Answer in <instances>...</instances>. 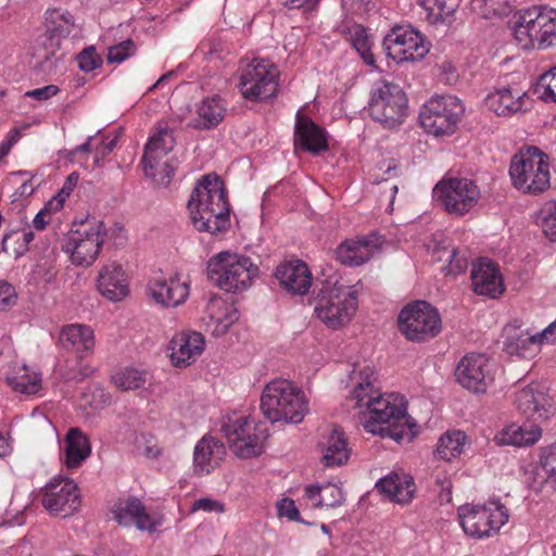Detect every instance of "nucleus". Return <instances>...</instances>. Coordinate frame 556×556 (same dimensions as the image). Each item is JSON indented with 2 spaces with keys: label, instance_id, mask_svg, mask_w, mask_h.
Wrapping results in <instances>:
<instances>
[{
  "label": "nucleus",
  "instance_id": "obj_47",
  "mask_svg": "<svg viewBox=\"0 0 556 556\" xmlns=\"http://www.w3.org/2000/svg\"><path fill=\"white\" fill-rule=\"evenodd\" d=\"M83 403L93 409H102L111 403V394L100 384H90L81 394Z\"/></svg>",
  "mask_w": 556,
  "mask_h": 556
},
{
  "label": "nucleus",
  "instance_id": "obj_61",
  "mask_svg": "<svg viewBox=\"0 0 556 556\" xmlns=\"http://www.w3.org/2000/svg\"><path fill=\"white\" fill-rule=\"evenodd\" d=\"M239 319V313L237 309H231L229 313L225 315L223 320H219L218 327L222 331H226L231 324Z\"/></svg>",
  "mask_w": 556,
  "mask_h": 556
},
{
  "label": "nucleus",
  "instance_id": "obj_19",
  "mask_svg": "<svg viewBox=\"0 0 556 556\" xmlns=\"http://www.w3.org/2000/svg\"><path fill=\"white\" fill-rule=\"evenodd\" d=\"M515 405L520 414L534 421L546 420L555 414L554 401L542 383H530L520 389L516 393Z\"/></svg>",
  "mask_w": 556,
  "mask_h": 556
},
{
  "label": "nucleus",
  "instance_id": "obj_9",
  "mask_svg": "<svg viewBox=\"0 0 556 556\" xmlns=\"http://www.w3.org/2000/svg\"><path fill=\"white\" fill-rule=\"evenodd\" d=\"M399 329L409 341L424 342L441 331V317L435 307L426 301L407 304L399 314Z\"/></svg>",
  "mask_w": 556,
  "mask_h": 556
},
{
  "label": "nucleus",
  "instance_id": "obj_56",
  "mask_svg": "<svg viewBox=\"0 0 556 556\" xmlns=\"http://www.w3.org/2000/svg\"><path fill=\"white\" fill-rule=\"evenodd\" d=\"M59 91L60 89L58 86L47 85L40 88L26 91L25 97L33 98L38 101H46L58 94Z\"/></svg>",
  "mask_w": 556,
  "mask_h": 556
},
{
  "label": "nucleus",
  "instance_id": "obj_42",
  "mask_svg": "<svg viewBox=\"0 0 556 556\" xmlns=\"http://www.w3.org/2000/svg\"><path fill=\"white\" fill-rule=\"evenodd\" d=\"M8 383L16 392L35 394L39 389L40 378L36 372H29L26 367H23L8 377Z\"/></svg>",
  "mask_w": 556,
  "mask_h": 556
},
{
  "label": "nucleus",
  "instance_id": "obj_35",
  "mask_svg": "<svg viewBox=\"0 0 556 556\" xmlns=\"http://www.w3.org/2000/svg\"><path fill=\"white\" fill-rule=\"evenodd\" d=\"M542 435V431L536 425H510L495 434L494 442L498 446H528L533 445Z\"/></svg>",
  "mask_w": 556,
  "mask_h": 556
},
{
  "label": "nucleus",
  "instance_id": "obj_13",
  "mask_svg": "<svg viewBox=\"0 0 556 556\" xmlns=\"http://www.w3.org/2000/svg\"><path fill=\"white\" fill-rule=\"evenodd\" d=\"M356 307L355 292L345 287L334 286L321 291L315 313L327 327L338 329L350 323Z\"/></svg>",
  "mask_w": 556,
  "mask_h": 556
},
{
  "label": "nucleus",
  "instance_id": "obj_29",
  "mask_svg": "<svg viewBox=\"0 0 556 556\" xmlns=\"http://www.w3.org/2000/svg\"><path fill=\"white\" fill-rule=\"evenodd\" d=\"M281 287L293 295H304L312 286V274L302 261H292L279 265L275 273Z\"/></svg>",
  "mask_w": 556,
  "mask_h": 556
},
{
  "label": "nucleus",
  "instance_id": "obj_63",
  "mask_svg": "<svg viewBox=\"0 0 556 556\" xmlns=\"http://www.w3.org/2000/svg\"><path fill=\"white\" fill-rule=\"evenodd\" d=\"M91 140H92V137H88L87 141L84 142L83 144L80 146H77L73 151H72V154H76V153H87L90 151V148H91Z\"/></svg>",
  "mask_w": 556,
  "mask_h": 556
},
{
  "label": "nucleus",
  "instance_id": "obj_33",
  "mask_svg": "<svg viewBox=\"0 0 556 556\" xmlns=\"http://www.w3.org/2000/svg\"><path fill=\"white\" fill-rule=\"evenodd\" d=\"M226 104L219 96L207 97L198 105L195 116L188 123L194 129H212L225 117Z\"/></svg>",
  "mask_w": 556,
  "mask_h": 556
},
{
  "label": "nucleus",
  "instance_id": "obj_51",
  "mask_svg": "<svg viewBox=\"0 0 556 556\" xmlns=\"http://www.w3.org/2000/svg\"><path fill=\"white\" fill-rule=\"evenodd\" d=\"M136 46L131 39L112 46L108 51V62L121 63L135 53Z\"/></svg>",
  "mask_w": 556,
  "mask_h": 556
},
{
  "label": "nucleus",
  "instance_id": "obj_14",
  "mask_svg": "<svg viewBox=\"0 0 556 556\" xmlns=\"http://www.w3.org/2000/svg\"><path fill=\"white\" fill-rule=\"evenodd\" d=\"M382 45L387 56L396 63L420 61L430 50L424 35L410 25H394Z\"/></svg>",
  "mask_w": 556,
  "mask_h": 556
},
{
  "label": "nucleus",
  "instance_id": "obj_23",
  "mask_svg": "<svg viewBox=\"0 0 556 556\" xmlns=\"http://www.w3.org/2000/svg\"><path fill=\"white\" fill-rule=\"evenodd\" d=\"M484 103L498 116H511L528 110L529 97L518 87L503 86L490 92Z\"/></svg>",
  "mask_w": 556,
  "mask_h": 556
},
{
  "label": "nucleus",
  "instance_id": "obj_39",
  "mask_svg": "<svg viewBox=\"0 0 556 556\" xmlns=\"http://www.w3.org/2000/svg\"><path fill=\"white\" fill-rule=\"evenodd\" d=\"M175 146L173 131L165 125H159L156 132L153 134L144 148L142 157L156 160V157L168 156V153Z\"/></svg>",
  "mask_w": 556,
  "mask_h": 556
},
{
  "label": "nucleus",
  "instance_id": "obj_55",
  "mask_svg": "<svg viewBox=\"0 0 556 556\" xmlns=\"http://www.w3.org/2000/svg\"><path fill=\"white\" fill-rule=\"evenodd\" d=\"M434 490L439 492L441 503H450L452 501V481L444 476H437L434 480Z\"/></svg>",
  "mask_w": 556,
  "mask_h": 556
},
{
  "label": "nucleus",
  "instance_id": "obj_45",
  "mask_svg": "<svg viewBox=\"0 0 556 556\" xmlns=\"http://www.w3.org/2000/svg\"><path fill=\"white\" fill-rule=\"evenodd\" d=\"M350 40L352 42L353 48L357 51L363 61L367 65H374L375 56L371 52V41L366 30L362 26L355 25L351 30Z\"/></svg>",
  "mask_w": 556,
  "mask_h": 556
},
{
  "label": "nucleus",
  "instance_id": "obj_4",
  "mask_svg": "<svg viewBox=\"0 0 556 556\" xmlns=\"http://www.w3.org/2000/svg\"><path fill=\"white\" fill-rule=\"evenodd\" d=\"M514 37L522 49H546L556 41V10L531 7L515 14Z\"/></svg>",
  "mask_w": 556,
  "mask_h": 556
},
{
  "label": "nucleus",
  "instance_id": "obj_64",
  "mask_svg": "<svg viewBox=\"0 0 556 556\" xmlns=\"http://www.w3.org/2000/svg\"><path fill=\"white\" fill-rule=\"evenodd\" d=\"M90 374V370L88 368H80L77 374H74L73 376L67 377L68 380H75V381H81L86 377H88Z\"/></svg>",
  "mask_w": 556,
  "mask_h": 556
},
{
  "label": "nucleus",
  "instance_id": "obj_10",
  "mask_svg": "<svg viewBox=\"0 0 556 556\" xmlns=\"http://www.w3.org/2000/svg\"><path fill=\"white\" fill-rule=\"evenodd\" d=\"M465 108L455 96H437L422 106L419 121L422 128L435 137L455 131Z\"/></svg>",
  "mask_w": 556,
  "mask_h": 556
},
{
  "label": "nucleus",
  "instance_id": "obj_17",
  "mask_svg": "<svg viewBox=\"0 0 556 556\" xmlns=\"http://www.w3.org/2000/svg\"><path fill=\"white\" fill-rule=\"evenodd\" d=\"M41 503L52 515L73 514L80 505L77 484L68 478H52L41 490Z\"/></svg>",
  "mask_w": 556,
  "mask_h": 556
},
{
  "label": "nucleus",
  "instance_id": "obj_18",
  "mask_svg": "<svg viewBox=\"0 0 556 556\" xmlns=\"http://www.w3.org/2000/svg\"><path fill=\"white\" fill-rule=\"evenodd\" d=\"M457 382L465 389L483 393L493 382L492 365L484 354H466L455 369Z\"/></svg>",
  "mask_w": 556,
  "mask_h": 556
},
{
  "label": "nucleus",
  "instance_id": "obj_57",
  "mask_svg": "<svg viewBox=\"0 0 556 556\" xmlns=\"http://www.w3.org/2000/svg\"><path fill=\"white\" fill-rule=\"evenodd\" d=\"M142 440L143 442L138 443L139 452L148 458H156L161 453L156 442L152 438L147 439L146 437H142Z\"/></svg>",
  "mask_w": 556,
  "mask_h": 556
},
{
  "label": "nucleus",
  "instance_id": "obj_43",
  "mask_svg": "<svg viewBox=\"0 0 556 556\" xmlns=\"http://www.w3.org/2000/svg\"><path fill=\"white\" fill-rule=\"evenodd\" d=\"M450 0H416V3L426 12V18L431 24L443 23L451 16L454 9L447 4Z\"/></svg>",
  "mask_w": 556,
  "mask_h": 556
},
{
  "label": "nucleus",
  "instance_id": "obj_2",
  "mask_svg": "<svg viewBox=\"0 0 556 556\" xmlns=\"http://www.w3.org/2000/svg\"><path fill=\"white\" fill-rule=\"evenodd\" d=\"M193 227L212 235L226 231L230 226V206L223 180L214 174L202 176L188 201Z\"/></svg>",
  "mask_w": 556,
  "mask_h": 556
},
{
  "label": "nucleus",
  "instance_id": "obj_25",
  "mask_svg": "<svg viewBox=\"0 0 556 556\" xmlns=\"http://www.w3.org/2000/svg\"><path fill=\"white\" fill-rule=\"evenodd\" d=\"M149 295L160 305L177 307L189 296L190 287L177 276L168 279H153L149 282Z\"/></svg>",
  "mask_w": 556,
  "mask_h": 556
},
{
  "label": "nucleus",
  "instance_id": "obj_41",
  "mask_svg": "<svg viewBox=\"0 0 556 556\" xmlns=\"http://www.w3.org/2000/svg\"><path fill=\"white\" fill-rule=\"evenodd\" d=\"M465 441V432L460 430L446 431L440 437L435 453L439 458L451 462L462 454Z\"/></svg>",
  "mask_w": 556,
  "mask_h": 556
},
{
  "label": "nucleus",
  "instance_id": "obj_28",
  "mask_svg": "<svg viewBox=\"0 0 556 556\" xmlns=\"http://www.w3.org/2000/svg\"><path fill=\"white\" fill-rule=\"evenodd\" d=\"M471 281L473 291L481 295L495 298L504 290L498 267L488 258H480L472 264Z\"/></svg>",
  "mask_w": 556,
  "mask_h": 556
},
{
  "label": "nucleus",
  "instance_id": "obj_46",
  "mask_svg": "<svg viewBox=\"0 0 556 556\" xmlns=\"http://www.w3.org/2000/svg\"><path fill=\"white\" fill-rule=\"evenodd\" d=\"M540 464L546 475L544 483L556 492V443L542 450Z\"/></svg>",
  "mask_w": 556,
  "mask_h": 556
},
{
  "label": "nucleus",
  "instance_id": "obj_22",
  "mask_svg": "<svg viewBox=\"0 0 556 556\" xmlns=\"http://www.w3.org/2000/svg\"><path fill=\"white\" fill-rule=\"evenodd\" d=\"M111 513L118 525L124 527L135 525L140 531L153 533L161 525L146 511L140 500L131 496L117 500L113 504Z\"/></svg>",
  "mask_w": 556,
  "mask_h": 556
},
{
  "label": "nucleus",
  "instance_id": "obj_31",
  "mask_svg": "<svg viewBox=\"0 0 556 556\" xmlns=\"http://www.w3.org/2000/svg\"><path fill=\"white\" fill-rule=\"evenodd\" d=\"M376 489L391 502L406 505L415 496L416 484L408 473L391 472L377 481Z\"/></svg>",
  "mask_w": 556,
  "mask_h": 556
},
{
  "label": "nucleus",
  "instance_id": "obj_37",
  "mask_svg": "<svg viewBox=\"0 0 556 556\" xmlns=\"http://www.w3.org/2000/svg\"><path fill=\"white\" fill-rule=\"evenodd\" d=\"M305 497L313 507L326 508L341 506L345 501L343 490L332 483L307 485L305 488Z\"/></svg>",
  "mask_w": 556,
  "mask_h": 556
},
{
  "label": "nucleus",
  "instance_id": "obj_50",
  "mask_svg": "<svg viewBox=\"0 0 556 556\" xmlns=\"http://www.w3.org/2000/svg\"><path fill=\"white\" fill-rule=\"evenodd\" d=\"M536 88L543 100L556 102V67L540 77Z\"/></svg>",
  "mask_w": 556,
  "mask_h": 556
},
{
  "label": "nucleus",
  "instance_id": "obj_48",
  "mask_svg": "<svg viewBox=\"0 0 556 556\" xmlns=\"http://www.w3.org/2000/svg\"><path fill=\"white\" fill-rule=\"evenodd\" d=\"M443 254L440 255L439 260L447 262V271L452 275H458L463 273L468 266V260L464 253L455 248L443 249Z\"/></svg>",
  "mask_w": 556,
  "mask_h": 556
},
{
  "label": "nucleus",
  "instance_id": "obj_62",
  "mask_svg": "<svg viewBox=\"0 0 556 556\" xmlns=\"http://www.w3.org/2000/svg\"><path fill=\"white\" fill-rule=\"evenodd\" d=\"M35 190V187L31 184V179L24 181L22 186L18 189V194L21 197H28Z\"/></svg>",
  "mask_w": 556,
  "mask_h": 556
},
{
  "label": "nucleus",
  "instance_id": "obj_38",
  "mask_svg": "<svg viewBox=\"0 0 556 556\" xmlns=\"http://www.w3.org/2000/svg\"><path fill=\"white\" fill-rule=\"evenodd\" d=\"M60 340L64 348L76 352H90L94 348L93 330L86 325L72 324L63 327Z\"/></svg>",
  "mask_w": 556,
  "mask_h": 556
},
{
  "label": "nucleus",
  "instance_id": "obj_54",
  "mask_svg": "<svg viewBox=\"0 0 556 556\" xmlns=\"http://www.w3.org/2000/svg\"><path fill=\"white\" fill-rule=\"evenodd\" d=\"M190 510L192 513L198 510H203L206 513H224L225 507L224 504L218 501L212 500L210 497H202L193 502Z\"/></svg>",
  "mask_w": 556,
  "mask_h": 556
},
{
  "label": "nucleus",
  "instance_id": "obj_5",
  "mask_svg": "<svg viewBox=\"0 0 556 556\" xmlns=\"http://www.w3.org/2000/svg\"><path fill=\"white\" fill-rule=\"evenodd\" d=\"M207 278L227 292H241L250 287L257 276L258 268L247 256L222 251L207 262Z\"/></svg>",
  "mask_w": 556,
  "mask_h": 556
},
{
  "label": "nucleus",
  "instance_id": "obj_26",
  "mask_svg": "<svg viewBox=\"0 0 556 556\" xmlns=\"http://www.w3.org/2000/svg\"><path fill=\"white\" fill-rule=\"evenodd\" d=\"M205 340L200 332H184L173 337L169 343L170 359L176 367L192 364L203 352Z\"/></svg>",
  "mask_w": 556,
  "mask_h": 556
},
{
  "label": "nucleus",
  "instance_id": "obj_59",
  "mask_svg": "<svg viewBox=\"0 0 556 556\" xmlns=\"http://www.w3.org/2000/svg\"><path fill=\"white\" fill-rule=\"evenodd\" d=\"M116 144V138L110 140L109 142H102L101 147L97 148L96 149V164H99L100 162V156L103 157L105 156L108 153H110Z\"/></svg>",
  "mask_w": 556,
  "mask_h": 556
},
{
  "label": "nucleus",
  "instance_id": "obj_34",
  "mask_svg": "<svg viewBox=\"0 0 556 556\" xmlns=\"http://www.w3.org/2000/svg\"><path fill=\"white\" fill-rule=\"evenodd\" d=\"M63 452L65 466L75 469L90 456L91 444L79 428H71L64 437Z\"/></svg>",
  "mask_w": 556,
  "mask_h": 556
},
{
  "label": "nucleus",
  "instance_id": "obj_16",
  "mask_svg": "<svg viewBox=\"0 0 556 556\" xmlns=\"http://www.w3.org/2000/svg\"><path fill=\"white\" fill-rule=\"evenodd\" d=\"M434 197L448 213L465 215L478 203L481 192L472 179L452 177L437 184Z\"/></svg>",
  "mask_w": 556,
  "mask_h": 556
},
{
  "label": "nucleus",
  "instance_id": "obj_15",
  "mask_svg": "<svg viewBox=\"0 0 556 556\" xmlns=\"http://www.w3.org/2000/svg\"><path fill=\"white\" fill-rule=\"evenodd\" d=\"M279 72L277 66L267 60H253L240 76V92L250 101L266 100L278 90Z\"/></svg>",
  "mask_w": 556,
  "mask_h": 556
},
{
  "label": "nucleus",
  "instance_id": "obj_30",
  "mask_svg": "<svg viewBox=\"0 0 556 556\" xmlns=\"http://www.w3.org/2000/svg\"><path fill=\"white\" fill-rule=\"evenodd\" d=\"M99 292L109 301H122L129 292L128 281L123 267L115 263L104 265L97 279Z\"/></svg>",
  "mask_w": 556,
  "mask_h": 556
},
{
  "label": "nucleus",
  "instance_id": "obj_3",
  "mask_svg": "<svg viewBox=\"0 0 556 556\" xmlns=\"http://www.w3.org/2000/svg\"><path fill=\"white\" fill-rule=\"evenodd\" d=\"M261 409L270 422L300 424L308 412L304 392L286 379L267 383L261 397Z\"/></svg>",
  "mask_w": 556,
  "mask_h": 556
},
{
  "label": "nucleus",
  "instance_id": "obj_32",
  "mask_svg": "<svg viewBox=\"0 0 556 556\" xmlns=\"http://www.w3.org/2000/svg\"><path fill=\"white\" fill-rule=\"evenodd\" d=\"M226 454L225 445L211 435H204L193 452L194 470L198 475L210 473Z\"/></svg>",
  "mask_w": 556,
  "mask_h": 556
},
{
  "label": "nucleus",
  "instance_id": "obj_27",
  "mask_svg": "<svg viewBox=\"0 0 556 556\" xmlns=\"http://www.w3.org/2000/svg\"><path fill=\"white\" fill-rule=\"evenodd\" d=\"M73 17L67 12L49 10L46 12V34L42 42L45 49L49 50L45 61H50V55L55 56V51L61 47V39L66 38L73 29Z\"/></svg>",
  "mask_w": 556,
  "mask_h": 556
},
{
  "label": "nucleus",
  "instance_id": "obj_40",
  "mask_svg": "<svg viewBox=\"0 0 556 556\" xmlns=\"http://www.w3.org/2000/svg\"><path fill=\"white\" fill-rule=\"evenodd\" d=\"M141 164L146 176L152 178L156 184L167 186L170 182L175 172L172 157H156V160L142 157Z\"/></svg>",
  "mask_w": 556,
  "mask_h": 556
},
{
  "label": "nucleus",
  "instance_id": "obj_11",
  "mask_svg": "<svg viewBox=\"0 0 556 556\" xmlns=\"http://www.w3.org/2000/svg\"><path fill=\"white\" fill-rule=\"evenodd\" d=\"M368 110L375 121L393 128L406 116L407 98L399 85L383 81L372 90Z\"/></svg>",
  "mask_w": 556,
  "mask_h": 556
},
{
  "label": "nucleus",
  "instance_id": "obj_24",
  "mask_svg": "<svg viewBox=\"0 0 556 556\" xmlns=\"http://www.w3.org/2000/svg\"><path fill=\"white\" fill-rule=\"evenodd\" d=\"M294 146L313 154H318L328 149L325 129L319 127L311 117L304 115L301 111L296 113Z\"/></svg>",
  "mask_w": 556,
  "mask_h": 556
},
{
  "label": "nucleus",
  "instance_id": "obj_12",
  "mask_svg": "<svg viewBox=\"0 0 556 556\" xmlns=\"http://www.w3.org/2000/svg\"><path fill=\"white\" fill-rule=\"evenodd\" d=\"M463 530L470 536L483 538L496 533L507 521V508L497 503L464 505L458 508Z\"/></svg>",
  "mask_w": 556,
  "mask_h": 556
},
{
  "label": "nucleus",
  "instance_id": "obj_60",
  "mask_svg": "<svg viewBox=\"0 0 556 556\" xmlns=\"http://www.w3.org/2000/svg\"><path fill=\"white\" fill-rule=\"evenodd\" d=\"M78 181V174L72 173L67 176L60 193L68 197Z\"/></svg>",
  "mask_w": 556,
  "mask_h": 556
},
{
  "label": "nucleus",
  "instance_id": "obj_21",
  "mask_svg": "<svg viewBox=\"0 0 556 556\" xmlns=\"http://www.w3.org/2000/svg\"><path fill=\"white\" fill-rule=\"evenodd\" d=\"M383 238L376 232L356 239H348L336 249L337 260L348 266H361L379 253Z\"/></svg>",
  "mask_w": 556,
  "mask_h": 556
},
{
  "label": "nucleus",
  "instance_id": "obj_8",
  "mask_svg": "<svg viewBox=\"0 0 556 556\" xmlns=\"http://www.w3.org/2000/svg\"><path fill=\"white\" fill-rule=\"evenodd\" d=\"M220 431L224 433L229 448L240 458L261 455L268 437L265 426L261 422L256 424L250 417L223 419Z\"/></svg>",
  "mask_w": 556,
  "mask_h": 556
},
{
  "label": "nucleus",
  "instance_id": "obj_52",
  "mask_svg": "<svg viewBox=\"0 0 556 556\" xmlns=\"http://www.w3.org/2000/svg\"><path fill=\"white\" fill-rule=\"evenodd\" d=\"M78 67L83 72H92L102 64V59L93 47L84 49L77 56Z\"/></svg>",
  "mask_w": 556,
  "mask_h": 556
},
{
  "label": "nucleus",
  "instance_id": "obj_20",
  "mask_svg": "<svg viewBox=\"0 0 556 556\" xmlns=\"http://www.w3.org/2000/svg\"><path fill=\"white\" fill-rule=\"evenodd\" d=\"M505 332L504 351L509 355L528 357L538 351L541 343L556 341V323L535 334L514 327H507Z\"/></svg>",
  "mask_w": 556,
  "mask_h": 556
},
{
  "label": "nucleus",
  "instance_id": "obj_7",
  "mask_svg": "<svg viewBox=\"0 0 556 556\" xmlns=\"http://www.w3.org/2000/svg\"><path fill=\"white\" fill-rule=\"evenodd\" d=\"M105 237L103 222L96 217H87L74 224V228L62 243V250L70 254L73 264L89 266L97 260Z\"/></svg>",
  "mask_w": 556,
  "mask_h": 556
},
{
  "label": "nucleus",
  "instance_id": "obj_49",
  "mask_svg": "<svg viewBox=\"0 0 556 556\" xmlns=\"http://www.w3.org/2000/svg\"><path fill=\"white\" fill-rule=\"evenodd\" d=\"M542 214L543 232L551 241L556 242V201L545 203Z\"/></svg>",
  "mask_w": 556,
  "mask_h": 556
},
{
  "label": "nucleus",
  "instance_id": "obj_44",
  "mask_svg": "<svg viewBox=\"0 0 556 556\" xmlns=\"http://www.w3.org/2000/svg\"><path fill=\"white\" fill-rule=\"evenodd\" d=\"M113 382L117 388L124 391L139 389L146 383V372L127 367L113 376Z\"/></svg>",
  "mask_w": 556,
  "mask_h": 556
},
{
  "label": "nucleus",
  "instance_id": "obj_53",
  "mask_svg": "<svg viewBox=\"0 0 556 556\" xmlns=\"http://www.w3.org/2000/svg\"><path fill=\"white\" fill-rule=\"evenodd\" d=\"M277 510H278L279 517H286L291 521L302 522V520L300 518V511H299L298 507L295 506L294 501L291 498H282L277 504Z\"/></svg>",
  "mask_w": 556,
  "mask_h": 556
},
{
  "label": "nucleus",
  "instance_id": "obj_58",
  "mask_svg": "<svg viewBox=\"0 0 556 556\" xmlns=\"http://www.w3.org/2000/svg\"><path fill=\"white\" fill-rule=\"evenodd\" d=\"M49 214L50 213L47 205L37 213L33 220L34 227L37 230H43L46 226L49 224V218H47L49 217Z\"/></svg>",
  "mask_w": 556,
  "mask_h": 556
},
{
  "label": "nucleus",
  "instance_id": "obj_6",
  "mask_svg": "<svg viewBox=\"0 0 556 556\" xmlns=\"http://www.w3.org/2000/svg\"><path fill=\"white\" fill-rule=\"evenodd\" d=\"M509 175L514 187L526 194H541L551 186L547 156L536 147L521 150L513 157Z\"/></svg>",
  "mask_w": 556,
  "mask_h": 556
},
{
  "label": "nucleus",
  "instance_id": "obj_36",
  "mask_svg": "<svg viewBox=\"0 0 556 556\" xmlns=\"http://www.w3.org/2000/svg\"><path fill=\"white\" fill-rule=\"evenodd\" d=\"M323 451V460L326 466H341L345 464L350 456L348 442L342 431L333 429L320 443Z\"/></svg>",
  "mask_w": 556,
  "mask_h": 556
},
{
  "label": "nucleus",
  "instance_id": "obj_1",
  "mask_svg": "<svg viewBox=\"0 0 556 556\" xmlns=\"http://www.w3.org/2000/svg\"><path fill=\"white\" fill-rule=\"evenodd\" d=\"M376 372L372 367L354 369L350 376L352 390L346 397L353 408H365L364 428L374 434L388 437L395 442L409 443L417 434V425L412 420L403 403L395 404L394 394L382 395L375 388Z\"/></svg>",
  "mask_w": 556,
  "mask_h": 556
}]
</instances>
